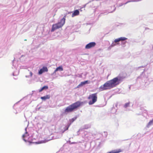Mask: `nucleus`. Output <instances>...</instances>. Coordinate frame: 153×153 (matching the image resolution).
<instances>
[{
    "label": "nucleus",
    "mask_w": 153,
    "mask_h": 153,
    "mask_svg": "<svg viewBox=\"0 0 153 153\" xmlns=\"http://www.w3.org/2000/svg\"><path fill=\"white\" fill-rule=\"evenodd\" d=\"M121 151H112L111 152H109L107 153H118L120 152H121Z\"/></svg>",
    "instance_id": "obj_14"
},
{
    "label": "nucleus",
    "mask_w": 153,
    "mask_h": 153,
    "mask_svg": "<svg viewBox=\"0 0 153 153\" xmlns=\"http://www.w3.org/2000/svg\"><path fill=\"white\" fill-rule=\"evenodd\" d=\"M127 39V38L125 37H120L118 39H116L114 40V42L117 43V44H118V43L120 41H124Z\"/></svg>",
    "instance_id": "obj_6"
},
{
    "label": "nucleus",
    "mask_w": 153,
    "mask_h": 153,
    "mask_svg": "<svg viewBox=\"0 0 153 153\" xmlns=\"http://www.w3.org/2000/svg\"><path fill=\"white\" fill-rule=\"evenodd\" d=\"M48 88V87L47 86H45L42 87L41 89L39 90V92H41L44 89H47Z\"/></svg>",
    "instance_id": "obj_12"
},
{
    "label": "nucleus",
    "mask_w": 153,
    "mask_h": 153,
    "mask_svg": "<svg viewBox=\"0 0 153 153\" xmlns=\"http://www.w3.org/2000/svg\"><path fill=\"white\" fill-rule=\"evenodd\" d=\"M96 45V43L94 42H92L89 43L86 45L85 48L89 49L94 47Z\"/></svg>",
    "instance_id": "obj_5"
},
{
    "label": "nucleus",
    "mask_w": 153,
    "mask_h": 153,
    "mask_svg": "<svg viewBox=\"0 0 153 153\" xmlns=\"http://www.w3.org/2000/svg\"><path fill=\"white\" fill-rule=\"evenodd\" d=\"M79 11L77 10H76L74 11V13L72 14V17H73L74 16L78 15H79Z\"/></svg>",
    "instance_id": "obj_8"
},
{
    "label": "nucleus",
    "mask_w": 153,
    "mask_h": 153,
    "mask_svg": "<svg viewBox=\"0 0 153 153\" xmlns=\"http://www.w3.org/2000/svg\"><path fill=\"white\" fill-rule=\"evenodd\" d=\"M116 43L114 42H113L111 45V46L112 47H113V46H115L116 45Z\"/></svg>",
    "instance_id": "obj_16"
},
{
    "label": "nucleus",
    "mask_w": 153,
    "mask_h": 153,
    "mask_svg": "<svg viewBox=\"0 0 153 153\" xmlns=\"http://www.w3.org/2000/svg\"><path fill=\"white\" fill-rule=\"evenodd\" d=\"M84 82H85V84L87 83L88 82V80L85 81Z\"/></svg>",
    "instance_id": "obj_18"
},
{
    "label": "nucleus",
    "mask_w": 153,
    "mask_h": 153,
    "mask_svg": "<svg viewBox=\"0 0 153 153\" xmlns=\"http://www.w3.org/2000/svg\"><path fill=\"white\" fill-rule=\"evenodd\" d=\"M129 104V103H126V104H125V106H124L125 107V108H126L128 106Z\"/></svg>",
    "instance_id": "obj_17"
},
{
    "label": "nucleus",
    "mask_w": 153,
    "mask_h": 153,
    "mask_svg": "<svg viewBox=\"0 0 153 153\" xmlns=\"http://www.w3.org/2000/svg\"><path fill=\"white\" fill-rule=\"evenodd\" d=\"M30 75L31 76H32L33 73H32V72H30Z\"/></svg>",
    "instance_id": "obj_19"
},
{
    "label": "nucleus",
    "mask_w": 153,
    "mask_h": 153,
    "mask_svg": "<svg viewBox=\"0 0 153 153\" xmlns=\"http://www.w3.org/2000/svg\"><path fill=\"white\" fill-rule=\"evenodd\" d=\"M63 70V68H62V66L61 65L56 68V69L54 71V73H55L56 71H62Z\"/></svg>",
    "instance_id": "obj_10"
},
{
    "label": "nucleus",
    "mask_w": 153,
    "mask_h": 153,
    "mask_svg": "<svg viewBox=\"0 0 153 153\" xmlns=\"http://www.w3.org/2000/svg\"><path fill=\"white\" fill-rule=\"evenodd\" d=\"M90 127V126H89L88 125H85V127L84 128V129H87Z\"/></svg>",
    "instance_id": "obj_15"
},
{
    "label": "nucleus",
    "mask_w": 153,
    "mask_h": 153,
    "mask_svg": "<svg viewBox=\"0 0 153 153\" xmlns=\"http://www.w3.org/2000/svg\"><path fill=\"white\" fill-rule=\"evenodd\" d=\"M120 80L121 78L120 77L114 78L113 79L107 81L104 84L101 85L99 88L100 90L102 91L110 89L119 84Z\"/></svg>",
    "instance_id": "obj_1"
},
{
    "label": "nucleus",
    "mask_w": 153,
    "mask_h": 153,
    "mask_svg": "<svg viewBox=\"0 0 153 153\" xmlns=\"http://www.w3.org/2000/svg\"><path fill=\"white\" fill-rule=\"evenodd\" d=\"M88 99L89 100L88 102L89 104V105L93 104L97 101V93H95L90 95Z\"/></svg>",
    "instance_id": "obj_4"
},
{
    "label": "nucleus",
    "mask_w": 153,
    "mask_h": 153,
    "mask_svg": "<svg viewBox=\"0 0 153 153\" xmlns=\"http://www.w3.org/2000/svg\"><path fill=\"white\" fill-rule=\"evenodd\" d=\"M50 98V96L49 95H47L41 97V99L44 100H45L47 99H49Z\"/></svg>",
    "instance_id": "obj_11"
},
{
    "label": "nucleus",
    "mask_w": 153,
    "mask_h": 153,
    "mask_svg": "<svg viewBox=\"0 0 153 153\" xmlns=\"http://www.w3.org/2000/svg\"><path fill=\"white\" fill-rule=\"evenodd\" d=\"M152 121H150L149 122V125H151V123H152Z\"/></svg>",
    "instance_id": "obj_20"
},
{
    "label": "nucleus",
    "mask_w": 153,
    "mask_h": 153,
    "mask_svg": "<svg viewBox=\"0 0 153 153\" xmlns=\"http://www.w3.org/2000/svg\"><path fill=\"white\" fill-rule=\"evenodd\" d=\"M82 104V102L79 101L74 102L67 107L65 110L64 112L65 113L73 112L80 107Z\"/></svg>",
    "instance_id": "obj_2"
},
{
    "label": "nucleus",
    "mask_w": 153,
    "mask_h": 153,
    "mask_svg": "<svg viewBox=\"0 0 153 153\" xmlns=\"http://www.w3.org/2000/svg\"><path fill=\"white\" fill-rule=\"evenodd\" d=\"M68 127H69L68 126V127H67V128H66V130H65V131L67 130L68 129Z\"/></svg>",
    "instance_id": "obj_22"
},
{
    "label": "nucleus",
    "mask_w": 153,
    "mask_h": 153,
    "mask_svg": "<svg viewBox=\"0 0 153 153\" xmlns=\"http://www.w3.org/2000/svg\"><path fill=\"white\" fill-rule=\"evenodd\" d=\"M75 119H76V118L75 119L73 118L72 119V122H74L75 120Z\"/></svg>",
    "instance_id": "obj_21"
},
{
    "label": "nucleus",
    "mask_w": 153,
    "mask_h": 153,
    "mask_svg": "<svg viewBox=\"0 0 153 153\" xmlns=\"http://www.w3.org/2000/svg\"><path fill=\"white\" fill-rule=\"evenodd\" d=\"M66 17V15H65L60 22L53 24L52 25L51 31L53 32L55 30L62 27L65 23Z\"/></svg>",
    "instance_id": "obj_3"
},
{
    "label": "nucleus",
    "mask_w": 153,
    "mask_h": 153,
    "mask_svg": "<svg viewBox=\"0 0 153 153\" xmlns=\"http://www.w3.org/2000/svg\"><path fill=\"white\" fill-rule=\"evenodd\" d=\"M48 71V69L47 67H43L42 68L40 69L39 71V74H42L43 72H47Z\"/></svg>",
    "instance_id": "obj_7"
},
{
    "label": "nucleus",
    "mask_w": 153,
    "mask_h": 153,
    "mask_svg": "<svg viewBox=\"0 0 153 153\" xmlns=\"http://www.w3.org/2000/svg\"><path fill=\"white\" fill-rule=\"evenodd\" d=\"M85 84L84 82H81V83L79 84L78 85L77 87H80V86H82L83 85H84Z\"/></svg>",
    "instance_id": "obj_13"
},
{
    "label": "nucleus",
    "mask_w": 153,
    "mask_h": 153,
    "mask_svg": "<svg viewBox=\"0 0 153 153\" xmlns=\"http://www.w3.org/2000/svg\"><path fill=\"white\" fill-rule=\"evenodd\" d=\"M29 136V135L27 134V132L26 131L25 133L22 135V138L23 140L25 141L26 142L27 140L26 139V137Z\"/></svg>",
    "instance_id": "obj_9"
}]
</instances>
